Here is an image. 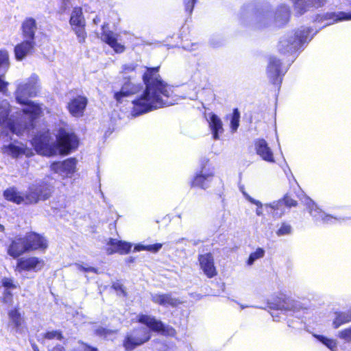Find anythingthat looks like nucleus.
I'll list each match as a JSON object with an SVG mask.
<instances>
[{"label": "nucleus", "instance_id": "f257e3e1", "mask_svg": "<svg viewBox=\"0 0 351 351\" xmlns=\"http://www.w3.org/2000/svg\"><path fill=\"white\" fill-rule=\"evenodd\" d=\"M39 90L38 77L36 75L16 84L14 93L15 99L23 108L16 112V115H11L8 118L10 104L6 100L0 103V132L10 131L18 136L29 133L33 128L34 120L43 113V108L38 104L30 101L29 97L36 96Z\"/></svg>", "mask_w": 351, "mask_h": 351}, {"label": "nucleus", "instance_id": "f03ea898", "mask_svg": "<svg viewBox=\"0 0 351 351\" xmlns=\"http://www.w3.org/2000/svg\"><path fill=\"white\" fill-rule=\"evenodd\" d=\"M158 70V66L147 68L143 76L145 89L139 97L132 101L133 117L173 104L169 100L172 94L171 88L161 79Z\"/></svg>", "mask_w": 351, "mask_h": 351}, {"label": "nucleus", "instance_id": "7ed1b4c3", "mask_svg": "<svg viewBox=\"0 0 351 351\" xmlns=\"http://www.w3.org/2000/svg\"><path fill=\"white\" fill-rule=\"evenodd\" d=\"M32 144L39 154L51 156L57 154H69L77 148L78 139L69 128H60L56 135V141L53 140L49 131H45L36 135L32 141Z\"/></svg>", "mask_w": 351, "mask_h": 351}, {"label": "nucleus", "instance_id": "20e7f679", "mask_svg": "<svg viewBox=\"0 0 351 351\" xmlns=\"http://www.w3.org/2000/svg\"><path fill=\"white\" fill-rule=\"evenodd\" d=\"M289 7L282 5L277 8L275 13L265 8L256 10L255 12H250L247 17L251 18L255 28L261 29L268 26L273 21L275 22L276 26L285 24L289 21Z\"/></svg>", "mask_w": 351, "mask_h": 351}, {"label": "nucleus", "instance_id": "39448f33", "mask_svg": "<svg viewBox=\"0 0 351 351\" xmlns=\"http://www.w3.org/2000/svg\"><path fill=\"white\" fill-rule=\"evenodd\" d=\"M312 29L302 27L294 34L282 37L278 45L281 53H293L298 50L302 44L310 41L313 36H311Z\"/></svg>", "mask_w": 351, "mask_h": 351}, {"label": "nucleus", "instance_id": "423d86ee", "mask_svg": "<svg viewBox=\"0 0 351 351\" xmlns=\"http://www.w3.org/2000/svg\"><path fill=\"white\" fill-rule=\"evenodd\" d=\"M53 192V187L47 184H34L24 193L25 204H34L39 201L48 199Z\"/></svg>", "mask_w": 351, "mask_h": 351}, {"label": "nucleus", "instance_id": "0eeeda50", "mask_svg": "<svg viewBox=\"0 0 351 351\" xmlns=\"http://www.w3.org/2000/svg\"><path fill=\"white\" fill-rule=\"evenodd\" d=\"M69 23L77 36L78 42L84 43L86 38V22L81 8L75 7L73 8L71 14Z\"/></svg>", "mask_w": 351, "mask_h": 351}, {"label": "nucleus", "instance_id": "6e6552de", "mask_svg": "<svg viewBox=\"0 0 351 351\" xmlns=\"http://www.w3.org/2000/svg\"><path fill=\"white\" fill-rule=\"evenodd\" d=\"M138 321L147 326L151 330L160 332L164 335L173 337L176 333L173 328L165 326L160 320L152 315L141 314L138 316Z\"/></svg>", "mask_w": 351, "mask_h": 351}, {"label": "nucleus", "instance_id": "1a4fd4ad", "mask_svg": "<svg viewBox=\"0 0 351 351\" xmlns=\"http://www.w3.org/2000/svg\"><path fill=\"white\" fill-rule=\"evenodd\" d=\"M301 202L305 205L308 213L316 221H319L323 223H335L339 221L338 218L328 215L322 210L308 197L304 195L301 199Z\"/></svg>", "mask_w": 351, "mask_h": 351}, {"label": "nucleus", "instance_id": "9d476101", "mask_svg": "<svg viewBox=\"0 0 351 351\" xmlns=\"http://www.w3.org/2000/svg\"><path fill=\"white\" fill-rule=\"evenodd\" d=\"M150 338V331L146 328L141 327L134 330L127 335L124 341V346L127 350H132L147 342Z\"/></svg>", "mask_w": 351, "mask_h": 351}, {"label": "nucleus", "instance_id": "9b49d317", "mask_svg": "<svg viewBox=\"0 0 351 351\" xmlns=\"http://www.w3.org/2000/svg\"><path fill=\"white\" fill-rule=\"evenodd\" d=\"M287 71V69L282 66L279 59L275 56L269 57L267 67V75L271 83L274 84H280L282 77Z\"/></svg>", "mask_w": 351, "mask_h": 351}, {"label": "nucleus", "instance_id": "f8f14e48", "mask_svg": "<svg viewBox=\"0 0 351 351\" xmlns=\"http://www.w3.org/2000/svg\"><path fill=\"white\" fill-rule=\"evenodd\" d=\"M215 175L212 167L204 166L199 172L197 173L191 182L192 186L199 187L203 189H208L213 180Z\"/></svg>", "mask_w": 351, "mask_h": 351}, {"label": "nucleus", "instance_id": "ddd939ff", "mask_svg": "<svg viewBox=\"0 0 351 351\" xmlns=\"http://www.w3.org/2000/svg\"><path fill=\"white\" fill-rule=\"evenodd\" d=\"M44 265V261L37 257L21 258L17 261L16 270L19 272L23 271H33L36 272L40 270Z\"/></svg>", "mask_w": 351, "mask_h": 351}, {"label": "nucleus", "instance_id": "4468645a", "mask_svg": "<svg viewBox=\"0 0 351 351\" xmlns=\"http://www.w3.org/2000/svg\"><path fill=\"white\" fill-rule=\"evenodd\" d=\"M76 165V159L71 158L63 162H53L50 168L51 171L62 176H69L75 171Z\"/></svg>", "mask_w": 351, "mask_h": 351}, {"label": "nucleus", "instance_id": "2eb2a0df", "mask_svg": "<svg viewBox=\"0 0 351 351\" xmlns=\"http://www.w3.org/2000/svg\"><path fill=\"white\" fill-rule=\"evenodd\" d=\"M87 104L88 99L86 97L78 95L71 99L66 107L73 117L79 118L84 115Z\"/></svg>", "mask_w": 351, "mask_h": 351}, {"label": "nucleus", "instance_id": "dca6fc26", "mask_svg": "<svg viewBox=\"0 0 351 351\" xmlns=\"http://www.w3.org/2000/svg\"><path fill=\"white\" fill-rule=\"evenodd\" d=\"M151 300L164 307H176L182 302L172 295L171 293H151Z\"/></svg>", "mask_w": 351, "mask_h": 351}, {"label": "nucleus", "instance_id": "f3484780", "mask_svg": "<svg viewBox=\"0 0 351 351\" xmlns=\"http://www.w3.org/2000/svg\"><path fill=\"white\" fill-rule=\"evenodd\" d=\"M26 252H28V250L25 237H15L8 248V254L13 258H17Z\"/></svg>", "mask_w": 351, "mask_h": 351}, {"label": "nucleus", "instance_id": "a211bd4d", "mask_svg": "<svg viewBox=\"0 0 351 351\" xmlns=\"http://www.w3.org/2000/svg\"><path fill=\"white\" fill-rule=\"evenodd\" d=\"M199 262L201 269L208 278H213L217 275L216 268L214 265V258L211 254L207 253L199 256Z\"/></svg>", "mask_w": 351, "mask_h": 351}, {"label": "nucleus", "instance_id": "6ab92c4d", "mask_svg": "<svg viewBox=\"0 0 351 351\" xmlns=\"http://www.w3.org/2000/svg\"><path fill=\"white\" fill-rule=\"evenodd\" d=\"M28 251L41 250H45L47 247V240L40 234L31 232L25 236Z\"/></svg>", "mask_w": 351, "mask_h": 351}, {"label": "nucleus", "instance_id": "aec40b11", "mask_svg": "<svg viewBox=\"0 0 351 351\" xmlns=\"http://www.w3.org/2000/svg\"><path fill=\"white\" fill-rule=\"evenodd\" d=\"M108 247L106 252L108 254L119 253L121 254H128L132 247V244L125 241L110 239L108 243Z\"/></svg>", "mask_w": 351, "mask_h": 351}, {"label": "nucleus", "instance_id": "412c9836", "mask_svg": "<svg viewBox=\"0 0 351 351\" xmlns=\"http://www.w3.org/2000/svg\"><path fill=\"white\" fill-rule=\"evenodd\" d=\"M256 153L261 158L269 162H274V158L272 151L268 146L265 140L261 138L255 142Z\"/></svg>", "mask_w": 351, "mask_h": 351}, {"label": "nucleus", "instance_id": "4be33fe9", "mask_svg": "<svg viewBox=\"0 0 351 351\" xmlns=\"http://www.w3.org/2000/svg\"><path fill=\"white\" fill-rule=\"evenodd\" d=\"M9 326H12L16 332H21L25 322L24 318L19 308H14L8 311Z\"/></svg>", "mask_w": 351, "mask_h": 351}, {"label": "nucleus", "instance_id": "5701e85b", "mask_svg": "<svg viewBox=\"0 0 351 351\" xmlns=\"http://www.w3.org/2000/svg\"><path fill=\"white\" fill-rule=\"evenodd\" d=\"M35 46L34 40L26 39L21 43L17 45L14 48V53L16 60H21L26 56L31 53Z\"/></svg>", "mask_w": 351, "mask_h": 351}, {"label": "nucleus", "instance_id": "b1692460", "mask_svg": "<svg viewBox=\"0 0 351 351\" xmlns=\"http://www.w3.org/2000/svg\"><path fill=\"white\" fill-rule=\"evenodd\" d=\"M9 67V56L5 50H0V76L3 75ZM8 83L0 77V91L5 93L7 91Z\"/></svg>", "mask_w": 351, "mask_h": 351}, {"label": "nucleus", "instance_id": "393cba45", "mask_svg": "<svg viewBox=\"0 0 351 351\" xmlns=\"http://www.w3.org/2000/svg\"><path fill=\"white\" fill-rule=\"evenodd\" d=\"M3 152L13 158H17L21 155L29 156L31 154V150L27 149L23 144L16 145L14 143L4 145Z\"/></svg>", "mask_w": 351, "mask_h": 351}, {"label": "nucleus", "instance_id": "a878e982", "mask_svg": "<svg viewBox=\"0 0 351 351\" xmlns=\"http://www.w3.org/2000/svg\"><path fill=\"white\" fill-rule=\"evenodd\" d=\"M101 40L108 44L116 53H122L125 50V47L117 42L116 34L110 31H104L101 34Z\"/></svg>", "mask_w": 351, "mask_h": 351}, {"label": "nucleus", "instance_id": "bb28decb", "mask_svg": "<svg viewBox=\"0 0 351 351\" xmlns=\"http://www.w3.org/2000/svg\"><path fill=\"white\" fill-rule=\"evenodd\" d=\"M22 29L24 38L34 40V35L37 29L35 19L33 18L26 19L22 24Z\"/></svg>", "mask_w": 351, "mask_h": 351}, {"label": "nucleus", "instance_id": "cd10ccee", "mask_svg": "<svg viewBox=\"0 0 351 351\" xmlns=\"http://www.w3.org/2000/svg\"><path fill=\"white\" fill-rule=\"evenodd\" d=\"M213 138L217 140L219 138V134L223 132V124L221 119L215 114H211L209 121Z\"/></svg>", "mask_w": 351, "mask_h": 351}, {"label": "nucleus", "instance_id": "c85d7f7f", "mask_svg": "<svg viewBox=\"0 0 351 351\" xmlns=\"http://www.w3.org/2000/svg\"><path fill=\"white\" fill-rule=\"evenodd\" d=\"M138 86H136L130 82H127L124 83L120 91L114 93V97L118 102H121L123 97L131 94H134L138 91Z\"/></svg>", "mask_w": 351, "mask_h": 351}, {"label": "nucleus", "instance_id": "c756f323", "mask_svg": "<svg viewBox=\"0 0 351 351\" xmlns=\"http://www.w3.org/2000/svg\"><path fill=\"white\" fill-rule=\"evenodd\" d=\"M4 197L17 204H25L24 193L19 192L14 187H10L3 192Z\"/></svg>", "mask_w": 351, "mask_h": 351}, {"label": "nucleus", "instance_id": "7c9ffc66", "mask_svg": "<svg viewBox=\"0 0 351 351\" xmlns=\"http://www.w3.org/2000/svg\"><path fill=\"white\" fill-rule=\"evenodd\" d=\"M284 204L288 207L295 206L297 205V202L291 198L289 196L285 195L282 200L274 202L270 204H266L265 206L271 208L275 212L278 210H281Z\"/></svg>", "mask_w": 351, "mask_h": 351}, {"label": "nucleus", "instance_id": "2f4dec72", "mask_svg": "<svg viewBox=\"0 0 351 351\" xmlns=\"http://www.w3.org/2000/svg\"><path fill=\"white\" fill-rule=\"evenodd\" d=\"M326 20H332L333 22L351 20V13L345 12H328L325 14Z\"/></svg>", "mask_w": 351, "mask_h": 351}, {"label": "nucleus", "instance_id": "473e14b6", "mask_svg": "<svg viewBox=\"0 0 351 351\" xmlns=\"http://www.w3.org/2000/svg\"><path fill=\"white\" fill-rule=\"evenodd\" d=\"M335 315V318L332 322L335 328H338L342 324L351 322V311L343 313H336Z\"/></svg>", "mask_w": 351, "mask_h": 351}, {"label": "nucleus", "instance_id": "72a5a7b5", "mask_svg": "<svg viewBox=\"0 0 351 351\" xmlns=\"http://www.w3.org/2000/svg\"><path fill=\"white\" fill-rule=\"evenodd\" d=\"M230 117V128L232 132H234L237 130L239 126L240 112L239 110L237 108H234Z\"/></svg>", "mask_w": 351, "mask_h": 351}, {"label": "nucleus", "instance_id": "f704fd0d", "mask_svg": "<svg viewBox=\"0 0 351 351\" xmlns=\"http://www.w3.org/2000/svg\"><path fill=\"white\" fill-rule=\"evenodd\" d=\"M265 256V250L261 247H258L255 252L250 254L247 264L248 265H252L254 263Z\"/></svg>", "mask_w": 351, "mask_h": 351}, {"label": "nucleus", "instance_id": "c9c22d12", "mask_svg": "<svg viewBox=\"0 0 351 351\" xmlns=\"http://www.w3.org/2000/svg\"><path fill=\"white\" fill-rule=\"evenodd\" d=\"M314 337L332 351H333V350L336 348L337 343L335 340L328 339L322 335H315Z\"/></svg>", "mask_w": 351, "mask_h": 351}, {"label": "nucleus", "instance_id": "e433bc0d", "mask_svg": "<svg viewBox=\"0 0 351 351\" xmlns=\"http://www.w3.org/2000/svg\"><path fill=\"white\" fill-rule=\"evenodd\" d=\"M242 193H243V195L245 196V197L246 198V199H247L252 204H254L258 206V208H256V215L258 216L262 215H263V210H262L263 204H262V203L260 201L256 200L254 198H252V197H250L245 191H242Z\"/></svg>", "mask_w": 351, "mask_h": 351}, {"label": "nucleus", "instance_id": "4c0bfd02", "mask_svg": "<svg viewBox=\"0 0 351 351\" xmlns=\"http://www.w3.org/2000/svg\"><path fill=\"white\" fill-rule=\"evenodd\" d=\"M291 232V226L287 223H282L278 230L276 231V234L279 237H281L290 234Z\"/></svg>", "mask_w": 351, "mask_h": 351}, {"label": "nucleus", "instance_id": "58836bf2", "mask_svg": "<svg viewBox=\"0 0 351 351\" xmlns=\"http://www.w3.org/2000/svg\"><path fill=\"white\" fill-rule=\"evenodd\" d=\"M136 67V65L133 63L123 65L122 70L121 72L123 74V77L125 79L130 77L131 76H128V75L131 73H133L135 71Z\"/></svg>", "mask_w": 351, "mask_h": 351}, {"label": "nucleus", "instance_id": "ea45409f", "mask_svg": "<svg viewBox=\"0 0 351 351\" xmlns=\"http://www.w3.org/2000/svg\"><path fill=\"white\" fill-rule=\"evenodd\" d=\"M44 337L47 339H58L62 340L63 339V336L60 331L59 330H52L47 332L44 335Z\"/></svg>", "mask_w": 351, "mask_h": 351}, {"label": "nucleus", "instance_id": "a19ab883", "mask_svg": "<svg viewBox=\"0 0 351 351\" xmlns=\"http://www.w3.org/2000/svg\"><path fill=\"white\" fill-rule=\"evenodd\" d=\"M338 336L346 341H351V328L339 331Z\"/></svg>", "mask_w": 351, "mask_h": 351}, {"label": "nucleus", "instance_id": "79ce46f5", "mask_svg": "<svg viewBox=\"0 0 351 351\" xmlns=\"http://www.w3.org/2000/svg\"><path fill=\"white\" fill-rule=\"evenodd\" d=\"M75 267L77 269L85 271V272H93V273H97V269L93 267H84L83 265L76 263Z\"/></svg>", "mask_w": 351, "mask_h": 351}, {"label": "nucleus", "instance_id": "37998d69", "mask_svg": "<svg viewBox=\"0 0 351 351\" xmlns=\"http://www.w3.org/2000/svg\"><path fill=\"white\" fill-rule=\"evenodd\" d=\"M195 1L196 0H184L185 9L189 14L192 12Z\"/></svg>", "mask_w": 351, "mask_h": 351}, {"label": "nucleus", "instance_id": "c03bdc74", "mask_svg": "<svg viewBox=\"0 0 351 351\" xmlns=\"http://www.w3.org/2000/svg\"><path fill=\"white\" fill-rule=\"evenodd\" d=\"M162 245L161 243H156L153 245H147V251H149L154 253L158 252L162 247Z\"/></svg>", "mask_w": 351, "mask_h": 351}, {"label": "nucleus", "instance_id": "a18cd8bd", "mask_svg": "<svg viewBox=\"0 0 351 351\" xmlns=\"http://www.w3.org/2000/svg\"><path fill=\"white\" fill-rule=\"evenodd\" d=\"M2 285L4 287L8 288H15V285L13 284V282L11 279L4 278L2 280Z\"/></svg>", "mask_w": 351, "mask_h": 351}, {"label": "nucleus", "instance_id": "49530a36", "mask_svg": "<svg viewBox=\"0 0 351 351\" xmlns=\"http://www.w3.org/2000/svg\"><path fill=\"white\" fill-rule=\"evenodd\" d=\"M12 293L6 289L4 292L3 302L5 303H10L12 302Z\"/></svg>", "mask_w": 351, "mask_h": 351}, {"label": "nucleus", "instance_id": "de8ad7c7", "mask_svg": "<svg viewBox=\"0 0 351 351\" xmlns=\"http://www.w3.org/2000/svg\"><path fill=\"white\" fill-rule=\"evenodd\" d=\"M110 332L109 330L104 328H99L96 330V333L99 336H104L106 337L107 335Z\"/></svg>", "mask_w": 351, "mask_h": 351}, {"label": "nucleus", "instance_id": "09e8293b", "mask_svg": "<svg viewBox=\"0 0 351 351\" xmlns=\"http://www.w3.org/2000/svg\"><path fill=\"white\" fill-rule=\"evenodd\" d=\"M135 251L147 250V245L138 244L134 247Z\"/></svg>", "mask_w": 351, "mask_h": 351}, {"label": "nucleus", "instance_id": "8fccbe9b", "mask_svg": "<svg viewBox=\"0 0 351 351\" xmlns=\"http://www.w3.org/2000/svg\"><path fill=\"white\" fill-rule=\"evenodd\" d=\"M49 351H65V349H64V346H61L60 344H58L56 346H54Z\"/></svg>", "mask_w": 351, "mask_h": 351}, {"label": "nucleus", "instance_id": "3c124183", "mask_svg": "<svg viewBox=\"0 0 351 351\" xmlns=\"http://www.w3.org/2000/svg\"><path fill=\"white\" fill-rule=\"evenodd\" d=\"M113 287L117 291H120L123 295H125V291L123 288V287L121 285L119 284H114L113 285Z\"/></svg>", "mask_w": 351, "mask_h": 351}, {"label": "nucleus", "instance_id": "603ef678", "mask_svg": "<svg viewBox=\"0 0 351 351\" xmlns=\"http://www.w3.org/2000/svg\"><path fill=\"white\" fill-rule=\"evenodd\" d=\"M197 45L195 44H192L191 45V47H189L188 45H184L183 47L186 49V50H189V51H192L195 49H196V47H196Z\"/></svg>", "mask_w": 351, "mask_h": 351}, {"label": "nucleus", "instance_id": "864d4df0", "mask_svg": "<svg viewBox=\"0 0 351 351\" xmlns=\"http://www.w3.org/2000/svg\"><path fill=\"white\" fill-rule=\"evenodd\" d=\"M287 308L285 306V304H278L277 305V309H279V310H282V309H287Z\"/></svg>", "mask_w": 351, "mask_h": 351}, {"label": "nucleus", "instance_id": "5fc2aeb1", "mask_svg": "<svg viewBox=\"0 0 351 351\" xmlns=\"http://www.w3.org/2000/svg\"><path fill=\"white\" fill-rule=\"evenodd\" d=\"M86 351H97V349L91 347H88Z\"/></svg>", "mask_w": 351, "mask_h": 351}, {"label": "nucleus", "instance_id": "6e6d98bb", "mask_svg": "<svg viewBox=\"0 0 351 351\" xmlns=\"http://www.w3.org/2000/svg\"><path fill=\"white\" fill-rule=\"evenodd\" d=\"M4 226L0 223V232H4Z\"/></svg>", "mask_w": 351, "mask_h": 351}, {"label": "nucleus", "instance_id": "4d7b16f0", "mask_svg": "<svg viewBox=\"0 0 351 351\" xmlns=\"http://www.w3.org/2000/svg\"><path fill=\"white\" fill-rule=\"evenodd\" d=\"M33 350L34 351H39L38 348L36 345L33 346Z\"/></svg>", "mask_w": 351, "mask_h": 351}, {"label": "nucleus", "instance_id": "13d9d810", "mask_svg": "<svg viewBox=\"0 0 351 351\" xmlns=\"http://www.w3.org/2000/svg\"><path fill=\"white\" fill-rule=\"evenodd\" d=\"M271 317H274V321H278V319H276V315H274L273 313H271Z\"/></svg>", "mask_w": 351, "mask_h": 351}, {"label": "nucleus", "instance_id": "bf43d9fd", "mask_svg": "<svg viewBox=\"0 0 351 351\" xmlns=\"http://www.w3.org/2000/svg\"><path fill=\"white\" fill-rule=\"evenodd\" d=\"M69 0H63V3L66 5V2H68Z\"/></svg>", "mask_w": 351, "mask_h": 351}, {"label": "nucleus", "instance_id": "052dcab7", "mask_svg": "<svg viewBox=\"0 0 351 351\" xmlns=\"http://www.w3.org/2000/svg\"><path fill=\"white\" fill-rule=\"evenodd\" d=\"M241 308H245L247 307V306H244V305H242V304H241Z\"/></svg>", "mask_w": 351, "mask_h": 351}]
</instances>
